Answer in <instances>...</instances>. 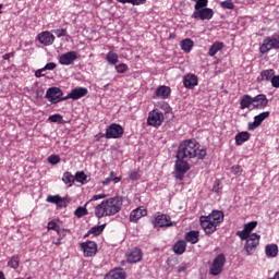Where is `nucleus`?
I'll return each mask as SVG.
<instances>
[{
    "label": "nucleus",
    "instance_id": "c9c22d12",
    "mask_svg": "<svg viewBox=\"0 0 279 279\" xmlns=\"http://www.w3.org/2000/svg\"><path fill=\"white\" fill-rule=\"evenodd\" d=\"M268 117H269V111L262 112L258 116L254 117V121H256L260 125V123H263L265 119H268Z\"/></svg>",
    "mask_w": 279,
    "mask_h": 279
},
{
    "label": "nucleus",
    "instance_id": "a211bd4d",
    "mask_svg": "<svg viewBox=\"0 0 279 279\" xmlns=\"http://www.w3.org/2000/svg\"><path fill=\"white\" fill-rule=\"evenodd\" d=\"M145 216H147V209H145V207H138L137 209L131 211L130 221H133L134 223H136L138 219Z\"/></svg>",
    "mask_w": 279,
    "mask_h": 279
},
{
    "label": "nucleus",
    "instance_id": "864d4df0",
    "mask_svg": "<svg viewBox=\"0 0 279 279\" xmlns=\"http://www.w3.org/2000/svg\"><path fill=\"white\" fill-rule=\"evenodd\" d=\"M196 158H198V160H204V158H206V149H201L196 153Z\"/></svg>",
    "mask_w": 279,
    "mask_h": 279
},
{
    "label": "nucleus",
    "instance_id": "58836bf2",
    "mask_svg": "<svg viewBox=\"0 0 279 279\" xmlns=\"http://www.w3.org/2000/svg\"><path fill=\"white\" fill-rule=\"evenodd\" d=\"M112 1V0H108ZM119 3H132V5H141L142 3H145L147 0H118Z\"/></svg>",
    "mask_w": 279,
    "mask_h": 279
},
{
    "label": "nucleus",
    "instance_id": "0e129e2a",
    "mask_svg": "<svg viewBox=\"0 0 279 279\" xmlns=\"http://www.w3.org/2000/svg\"><path fill=\"white\" fill-rule=\"evenodd\" d=\"M185 270H186V267H184V266H179L178 267L179 274H182V271H185Z\"/></svg>",
    "mask_w": 279,
    "mask_h": 279
},
{
    "label": "nucleus",
    "instance_id": "473e14b6",
    "mask_svg": "<svg viewBox=\"0 0 279 279\" xmlns=\"http://www.w3.org/2000/svg\"><path fill=\"white\" fill-rule=\"evenodd\" d=\"M104 228H106V225L93 227L88 231V234H94L95 236H99V234L104 232Z\"/></svg>",
    "mask_w": 279,
    "mask_h": 279
},
{
    "label": "nucleus",
    "instance_id": "c03bdc74",
    "mask_svg": "<svg viewBox=\"0 0 279 279\" xmlns=\"http://www.w3.org/2000/svg\"><path fill=\"white\" fill-rule=\"evenodd\" d=\"M48 121H50L51 123H60L62 122V117L58 113L53 114V116H50L48 118Z\"/></svg>",
    "mask_w": 279,
    "mask_h": 279
},
{
    "label": "nucleus",
    "instance_id": "bb28decb",
    "mask_svg": "<svg viewBox=\"0 0 279 279\" xmlns=\"http://www.w3.org/2000/svg\"><path fill=\"white\" fill-rule=\"evenodd\" d=\"M193 45L194 43H193V39L191 38H185L180 43L181 49L185 51V53H189L191 49H193Z\"/></svg>",
    "mask_w": 279,
    "mask_h": 279
},
{
    "label": "nucleus",
    "instance_id": "49530a36",
    "mask_svg": "<svg viewBox=\"0 0 279 279\" xmlns=\"http://www.w3.org/2000/svg\"><path fill=\"white\" fill-rule=\"evenodd\" d=\"M221 8H225L226 10H234V4L231 0H227L221 2Z\"/></svg>",
    "mask_w": 279,
    "mask_h": 279
},
{
    "label": "nucleus",
    "instance_id": "f03ea898",
    "mask_svg": "<svg viewBox=\"0 0 279 279\" xmlns=\"http://www.w3.org/2000/svg\"><path fill=\"white\" fill-rule=\"evenodd\" d=\"M201 226L207 234H213L217 230V226L223 222V211L214 210L208 216H201Z\"/></svg>",
    "mask_w": 279,
    "mask_h": 279
},
{
    "label": "nucleus",
    "instance_id": "aec40b11",
    "mask_svg": "<svg viewBox=\"0 0 279 279\" xmlns=\"http://www.w3.org/2000/svg\"><path fill=\"white\" fill-rule=\"evenodd\" d=\"M46 202H49V204H56L59 208H66V198H62L60 195L48 196Z\"/></svg>",
    "mask_w": 279,
    "mask_h": 279
},
{
    "label": "nucleus",
    "instance_id": "c756f323",
    "mask_svg": "<svg viewBox=\"0 0 279 279\" xmlns=\"http://www.w3.org/2000/svg\"><path fill=\"white\" fill-rule=\"evenodd\" d=\"M221 49H223V43H215L209 48L208 56L213 58L214 56H217L218 51H221Z\"/></svg>",
    "mask_w": 279,
    "mask_h": 279
},
{
    "label": "nucleus",
    "instance_id": "a19ab883",
    "mask_svg": "<svg viewBox=\"0 0 279 279\" xmlns=\"http://www.w3.org/2000/svg\"><path fill=\"white\" fill-rule=\"evenodd\" d=\"M256 226H258V222L251 221L244 226V230L250 234V232H252V230H254V228H256Z\"/></svg>",
    "mask_w": 279,
    "mask_h": 279
},
{
    "label": "nucleus",
    "instance_id": "1a4fd4ad",
    "mask_svg": "<svg viewBox=\"0 0 279 279\" xmlns=\"http://www.w3.org/2000/svg\"><path fill=\"white\" fill-rule=\"evenodd\" d=\"M214 14L215 12L213 11V9H197L194 10L192 19H196V21H210Z\"/></svg>",
    "mask_w": 279,
    "mask_h": 279
},
{
    "label": "nucleus",
    "instance_id": "052dcab7",
    "mask_svg": "<svg viewBox=\"0 0 279 279\" xmlns=\"http://www.w3.org/2000/svg\"><path fill=\"white\" fill-rule=\"evenodd\" d=\"M110 182H112V177H109V178H107L106 180H104V181H102V184H104V185H108V184H110Z\"/></svg>",
    "mask_w": 279,
    "mask_h": 279
},
{
    "label": "nucleus",
    "instance_id": "2f4dec72",
    "mask_svg": "<svg viewBox=\"0 0 279 279\" xmlns=\"http://www.w3.org/2000/svg\"><path fill=\"white\" fill-rule=\"evenodd\" d=\"M106 58L109 64H117L119 62V56L113 51L108 52Z\"/></svg>",
    "mask_w": 279,
    "mask_h": 279
},
{
    "label": "nucleus",
    "instance_id": "39448f33",
    "mask_svg": "<svg viewBox=\"0 0 279 279\" xmlns=\"http://www.w3.org/2000/svg\"><path fill=\"white\" fill-rule=\"evenodd\" d=\"M271 49H279V35L266 37L259 48V51L260 53H267V51H271Z\"/></svg>",
    "mask_w": 279,
    "mask_h": 279
},
{
    "label": "nucleus",
    "instance_id": "4d7b16f0",
    "mask_svg": "<svg viewBox=\"0 0 279 279\" xmlns=\"http://www.w3.org/2000/svg\"><path fill=\"white\" fill-rule=\"evenodd\" d=\"M260 124L254 120V122L248 123V130H256Z\"/></svg>",
    "mask_w": 279,
    "mask_h": 279
},
{
    "label": "nucleus",
    "instance_id": "c85d7f7f",
    "mask_svg": "<svg viewBox=\"0 0 279 279\" xmlns=\"http://www.w3.org/2000/svg\"><path fill=\"white\" fill-rule=\"evenodd\" d=\"M241 110H245V108H250L253 106V97L250 95H244L240 101Z\"/></svg>",
    "mask_w": 279,
    "mask_h": 279
},
{
    "label": "nucleus",
    "instance_id": "f257e3e1",
    "mask_svg": "<svg viewBox=\"0 0 279 279\" xmlns=\"http://www.w3.org/2000/svg\"><path fill=\"white\" fill-rule=\"evenodd\" d=\"M121 208H123V199L121 197L107 198L95 207V216L97 219L113 217V215L121 211Z\"/></svg>",
    "mask_w": 279,
    "mask_h": 279
},
{
    "label": "nucleus",
    "instance_id": "37998d69",
    "mask_svg": "<svg viewBox=\"0 0 279 279\" xmlns=\"http://www.w3.org/2000/svg\"><path fill=\"white\" fill-rule=\"evenodd\" d=\"M236 234H238V236H240V239H242V241H247V239H250V236H252V234H248L245 229H243V231H238Z\"/></svg>",
    "mask_w": 279,
    "mask_h": 279
},
{
    "label": "nucleus",
    "instance_id": "a18cd8bd",
    "mask_svg": "<svg viewBox=\"0 0 279 279\" xmlns=\"http://www.w3.org/2000/svg\"><path fill=\"white\" fill-rule=\"evenodd\" d=\"M97 199H106V194H98V195H94L92 197V199H89L85 206H88V204H93V202H97Z\"/></svg>",
    "mask_w": 279,
    "mask_h": 279
},
{
    "label": "nucleus",
    "instance_id": "8fccbe9b",
    "mask_svg": "<svg viewBox=\"0 0 279 279\" xmlns=\"http://www.w3.org/2000/svg\"><path fill=\"white\" fill-rule=\"evenodd\" d=\"M231 173H233V175H241V173H243V169L241 166H233L231 167Z\"/></svg>",
    "mask_w": 279,
    "mask_h": 279
},
{
    "label": "nucleus",
    "instance_id": "680f3d73",
    "mask_svg": "<svg viewBox=\"0 0 279 279\" xmlns=\"http://www.w3.org/2000/svg\"><path fill=\"white\" fill-rule=\"evenodd\" d=\"M163 108H166V112H169L171 110V107H169V104L162 102Z\"/></svg>",
    "mask_w": 279,
    "mask_h": 279
},
{
    "label": "nucleus",
    "instance_id": "13d9d810",
    "mask_svg": "<svg viewBox=\"0 0 279 279\" xmlns=\"http://www.w3.org/2000/svg\"><path fill=\"white\" fill-rule=\"evenodd\" d=\"M213 191H214L215 193H219V191H221V186H220L219 181H216V183H215V185H214V187H213Z\"/></svg>",
    "mask_w": 279,
    "mask_h": 279
},
{
    "label": "nucleus",
    "instance_id": "f8f14e48",
    "mask_svg": "<svg viewBox=\"0 0 279 279\" xmlns=\"http://www.w3.org/2000/svg\"><path fill=\"white\" fill-rule=\"evenodd\" d=\"M81 247L86 257H93L97 254V243L94 241L84 242L81 244Z\"/></svg>",
    "mask_w": 279,
    "mask_h": 279
},
{
    "label": "nucleus",
    "instance_id": "393cba45",
    "mask_svg": "<svg viewBox=\"0 0 279 279\" xmlns=\"http://www.w3.org/2000/svg\"><path fill=\"white\" fill-rule=\"evenodd\" d=\"M185 241L195 245L199 241V231H190L185 234Z\"/></svg>",
    "mask_w": 279,
    "mask_h": 279
},
{
    "label": "nucleus",
    "instance_id": "72a5a7b5",
    "mask_svg": "<svg viewBox=\"0 0 279 279\" xmlns=\"http://www.w3.org/2000/svg\"><path fill=\"white\" fill-rule=\"evenodd\" d=\"M20 263H21V259H19V256H13V257L8 262V267H11V269H19Z\"/></svg>",
    "mask_w": 279,
    "mask_h": 279
},
{
    "label": "nucleus",
    "instance_id": "ddd939ff",
    "mask_svg": "<svg viewBox=\"0 0 279 279\" xmlns=\"http://www.w3.org/2000/svg\"><path fill=\"white\" fill-rule=\"evenodd\" d=\"M75 60H77V52L75 51H69L59 57L60 64H63L64 66L73 64Z\"/></svg>",
    "mask_w": 279,
    "mask_h": 279
},
{
    "label": "nucleus",
    "instance_id": "603ef678",
    "mask_svg": "<svg viewBox=\"0 0 279 279\" xmlns=\"http://www.w3.org/2000/svg\"><path fill=\"white\" fill-rule=\"evenodd\" d=\"M52 34H56V36H58V38H61V36H65L66 29H53Z\"/></svg>",
    "mask_w": 279,
    "mask_h": 279
},
{
    "label": "nucleus",
    "instance_id": "4468645a",
    "mask_svg": "<svg viewBox=\"0 0 279 279\" xmlns=\"http://www.w3.org/2000/svg\"><path fill=\"white\" fill-rule=\"evenodd\" d=\"M88 95V89L86 87H77L72 89L68 96L63 97V99H82V97H86Z\"/></svg>",
    "mask_w": 279,
    "mask_h": 279
},
{
    "label": "nucleus",
    "instance_id": "423d86ee",
    "mask_svg": "<svg viewBox=\"0 0 279 279\" xmlns=\"http://www.w3.org/2000/svg\"><path fill=\"white\" fill-rule=\"evenodd\" d=\"M260 243V235L256 233H252L250 238L246 240L244 250L247 254V256H252V254L256 251V247H258V244Z\"/></svg>",
    "mask_w": 279,
    "mask_h": 279
},
{
    "label": "nucleus",
    "instance_id": "2eb2a0df",
    "mask_svg": "<svg viewBox=\"0 0 279 279\" xmlns=\"http://www.w3.org/2000/svg\"><path fill=\"white\" fill-rule=\"evenodd\" d=\"M267 104H269V100L267 99V96H265V94H259L253 97V108H256L257 110H263V108H267Z\"/></svg>",
    "mask_w": 279,
    "mask_h": 279
},
{
    "label": "nucleus",
    "instance_id": "4c0bfd02",
    "mask_svg": "<svg viewBox=\"0 0 279 279\" xmlns=\"http://www.w3.org/2000/svg\"><path fill=\"white\" fill-rule=\"evenodd\" d=\"M75 217H77V219H82V217H84V215H88V210L86 209V207H78L75 211H74Z\"/></svg>",
    "mask_w": 279,
    "mask_h": 279
},
{
    "label": "nucleus",
    "instance_id": "0eeeda50",
    "mask_svg": "<svg viewBox=\"0 0 279 279\" xmlns=\"http://www.w3.org/2000/svg\"><path fill=\"white\" fill-rule=\"evenodd\" d=\"M174 169V178H177V180H184V174L189 169H191V167L189 166V162L184 161V159H177Z\"/></svg>",
    "mask_w": 279,
    "mask_h": 279
},
{
    "label": "nucleus",
    "instance_id": "6e6552de",
    "mask_svg": "<svg viewBox=\"0 0 279 279\" xmlns=\"http://www.w3.org/2000/svg\"><path fill=\"white\" fill-rule=\"evenodd\" d=\"M165 121V116L158 110H153L148 114L147 123L153 125V128H160Z\"/></svg>",
    "mask_w": 279,
    "mask_h": 279
},
{
    "label": "nucleus",
    "instance_id": "f704fd0d",
    "mask_svg": "<svg viewBox=\"0 0 279 279\" xmlns=\"http://www.w3.org/2000/svg\"><path fill=\"white\" fill-rule=\"evenodd\" d=\"M194 10H202L208 7V0H195Z\"/></svg>",
    "mask_w": 279,
    "mask_h": 279
},
{
    "label": "nucleus",
    "instance_id": "f3484780",
    "mask_svg": "<svg viewBox=\"0 0 279 279\" xmlns=\"http://www.w3.org/2000/svg\"><path fill=\"white\" fill-rule=\"evenodd\" d=\"M157 226L159 228H171L173 226V222H171V218L167 215H159L155 219Z\"/></svg>",
    "mask_w": 279,
    "mask_h": 279
},
{
    "label": "nucleus",
    "instance_id": "4be33fe9",
    "mask_svg": "<svg viewBox=\"0 0 279 279\" xmlns=\"http://www.w3.org/2000/svg\"><path fill=\"white\" fill-rule=\"evenodd\" d=\"M156 95L159 97V99H167V97L171 95V88L165 85L159 86L156 89Z\"/></svg>",
    "mask_w": 279,
    "mask_h": 279
},
{
    "label": "nucleus",
    "instance_id": "9d476101",
    "mask_svg": "<svg viewBox=\"0 0 279 279\" xmlns=\"http://www.w3.org/2000/svg\"><path fill=\"white\" fill-rule=\"evenodd\" d=\"M123 136V126L119 124H111L106 130V138H121Z\"/></svg>",
    "mask_w": 279,
    "mask_h": 279
},
{
    "label": "nucleus",
    "instance_id": "b1692460",
    "mask_svg": "<svg viewBox=\"0 0 279 279\" xmlns=\"http://www.w3.org/2000/svg\"><path fill=\"white\" fill-rule=\"evenodd\" d=\"M266 256L268 258H276L278 256V245L276 244H268L265 247Z\"/></svg>",
    "mask_w": 279,
    "mask_h": 279
},
{
    "label": "nucleus",
    "instance_id": "e2e57ef3",
    "mask_svg": "<svg viewBox=\"0 0 279 279\" xmlns=\"http://www.w3.org/2000/svg\"><path fill=\"white\" fill-rule=\"evenodd\" d=\"M112 182H114L116 184L119 183V182H121V177H114V178L112 179Z\"/></svg>",
    "mask_w": 279,
    "mask_h": 279
},
{
    "label": "nucleus",
    "instance_id": "09e8293b",
    "mask_svg": "<svg viewBox=\"0 0 279 279\" xmlns=\"http://www.w3.org/2000/svg\"><path fill=\"white\" fill-rule=\"evenodd\" d=\"M48 230H56V232H58V234H60V232H62L60 230V227H58V225L56 223V221H50L48 223Z\"/></svg>",
    "mask_w": 279,
    "mask_h": 279
},
{
    "label": "nucleus",
    "instance_id": "dca6fc26",
    "mask_svg": "<svg viewBox=\"0 0 279 279\" xmlns=\"http://www.w3.org/2000/svg\"><path fill=\"white\" fill-rule=\"evenodd\" d=\"M129 263H138L143 258V253L141 252V248H131L125 254Z\"/></svg>",
    "mask_w": 279,
    "mask_h": 279
},
{
    "label": "nucleus",
    "instance_id": "774afa93",
    "mask_svg": "<svg viewBox=\"0 0 279 279\" xmlns=\"http://www.w3.org/2000/svg\"><path fill=\"white\" fill-rule=\"evenodd\" d=\"M60 239L62 238H59L57 242H53L54 245H60Z\"/></svg>",
    "mask_w": 279,
    "mask_h": 279
},
{
    "label": "nucleus",
    "instance_id": "7c9ffc66",
    "mask_svg": "<svg viewBox=\"0 0 279 279\" xmlns=\"http://www.w3.org/2000/svg\"><path fill=\"white\" fill-rule=\"evenodd\" d=\"M274 75H276V71H274V69L264 70L260 73L262 80H264L266 82H269V80H272Z\"/></svg>",
    "mask_w": 279,
    "mask_h": 279
},
{
    "label": "nucleus",
    "instance_id": "e433bc0d",
    "mask_svg": "<svg viewBox=\"0 0 279 279\" xmlns=\"http://www.w3.org/2000/svg\"><path fill=\"white\" fill-rule=\"evenodd\" d=\"M62 180L65 184H70V186H71L72 182H75V177H73V174H71V172H65L63 174Z\"/></svg>",
    "mask_w": 279,
    "mask_h": 279
},
{
    "label": "nucleus",
    "instance_id": "a878e982",
    "mask_svg": "<svg viewBox=\"0 0 279 279\" xmlns=\"http://www.w3.org/2000/svg\"><path fill=\"white\" fill-rule=\"evenodd\" d=\"M174 254H184L186 252V242L184 240L178 241L173 246Z\"/></svg>",
    "mask_w": 279,
    "mask_h": 279
},
{
    "label": "nucleus",
    "instance_id": "6e6d98bb",
    "mask_svg": "<svg viewBox=\"0 0 279 279\" xmlns=\"http://www.w3.org/2000/svg\"><path fill=\"white\" fill-rule=\"evenodd\" d=\"M43 69H45V71H53V69H56V63L53 62L47 63Z\"/></svg>",
    "mask_w": 279,
    "mask_h": 279
},
{
    "label": "nucleus",
    "instance_id": "5701e85b",
    "mask_svg": "<svg viewBox=\"0 0 279 279\" xmlns=\"http://www.w3.org/2000/svg\"><path fill=\"white\" fill-rule=\"evenodd\" d=\"M107 279H125V271L121 268H116L108 274Z\"/></svg>",
    "mask_w": 279,
    "mask_h": 279
},
{
    "label": "nucleus",
    "instance_id": "ea45409f",
    "mask_svg": "<svg viewBox=\"0 0 279 279\" xmlns=\"http://www.w3.org/2000/svg\"><path fill=\"white\" fill-rule=\"evenodd\" d=\"M86 173L84 172H76L75 174L76 182H81V184H84V182H86Z\"/></svg>",
    "mask_w": 279,
    "mask_h": 279
},
{
    "label": "nucleus",
    "instance_id": "5fc2aeb1",
    "mask_svg": "<svg viewBox=\"0 0 279 279\" xmlns=\"http://www.w3.org/2000/svg\"><path fill=\"white\" fill-rule=\"evenodd\" d=\"M274 88H279V75L277 76H274L271 80H270Z\"/></svg>",
    "mask_w": 279,
    "mask_h": 279
},
{
    "label": "nucleus",
    "instance_id": "cd10ccee",
    "mask_svg": "<svg viewBox=\"0 0 279 279\" xmlns=\"http://www.w3.org/2000/svg\"><path fill=\"white\" fill-rule=\"evenodd\" d=\"M246 141H250L248 132H241L235 135V145H243V143H246Z\"/></svg>",
    "mask_w": 279,
    "mask_h": 279
},
{
    "label": "nucleus",
    "instance_id": "6ab92c4d",
    "mask_svg": "<svg viewBox=\"0 0 279 279\" xmlns=\"http://www.w3.org/2000/svg\"><path fill=\"white\" fill-rule=\"evenodd\" d=\"M38 40L41 45H53V40H56V37L49 32H44L38 35Z\"/></svg>",
    "mask_w": 279,
    "mask_h": 279
},
{
    "label": "nucleus",
    "instance_id": "20e7f679",
    "mask_svg": "<svg viewBox=\"0 0 279 279\" xmlns=\"http://www.w3.org/2000/svg\"><path fill=\"white\" fill-rule=\"evenodd\" d=\"M226 265V255L219 254L214 258V262L210 266L209 274L211 276H219L223 271V266Z\"/></svg>",
    "mask_w": 279,
    "mask_h": 279
},
{
    "label": "nucleus",
    "instance_id": "69168bd1",
    "mask_svg": "<svg viewBox=\"0 0 279 279\" xmlns=\"http://www.w3.org/2000/svg\"><path fill=\"white\" fill-rule=\"evenodd\" d=\"M10 56H12V53H5L3 54V60H10Z\"/></svg>",
    "mask_w": 279,
    "mask_h": 279
},
{
    "label": "nucleus",
    "instance_id": "de8ad7c7",
    "mask_svg": "<svg viewBox=\"0 0 279 279\" xmlns=\"http://www.w3.org/2000/svg\"><path fill=\"white\" fill-rule=\"evenodd\" d=\"M48 162H50V165H58V162H60V156H58V155L49 156Z\"/></svg>",
    "mask_w": 279,
    "mask_h": 279
},
{
    "label": "nucleus",
    "instance_id": "bf43d9fd",
    "mask_svg": "<svg viewBox=\"0 0 279 279\" xmlns=\"http://www.w3.org/2000/svg\"><path fill=\"white\" fill-rule=\"evenodd\" d=\"M45 71V69L43 68V69H40V70H37L36 72H35V76H37V77H43V72Z\"/></svg>",
    "mask_w": 279,
    "mask_h": 279
},
{
    "label": "nucleus",
    "instance_id": "3c124183",
    "mask_svg": "<svg viewBox=\"0 0 279 279\" xmlns=\"http://www.w3.org/2000/svg\"><path fill=\"white\" fill-rule=\"evenodd\" d=\"M116 70L118 73H125V71H128V64L122 63V64L116 65Z\"/></svg>",
    "mask_w": 279,
    "mask_h": 279
},
{
    "label": "nucleus",
    "instance_id": "79ce46f5",
    "mask_svg": "<svg viewBox=\"0 0 279 279\" xmlns=\"http://www.w3.org/2000/svg\"><path fill=\"white\" fill-rule=\"evenodd\" d=\"M129 178L133 182L136 181V180H141V172L138 170H133V171L130 172Z\"/></svg>",
    "mask_w": 279,
    "mask_h": 279
},
{
    "label": "nucleus",
    "instance_id": "9b49d317",
    "mask_svg": "<svg viewBox=\"0 0 279 279\" xmlns=\"http://www.w3.org/2000/svg\"><path fill=\"white\" fill-rule=\"evenodd\" d=\"M46 97L51 101V104H58L60 101H64L62 98V89L58 87H51L46 92Z\"/></svg>",
    "mask_w": 279,
    "mask_h": 279
},
{
    "label": "nucleus",
    "instance_id": "412c9836",
    "mask_svg": "<svg viewBox=\"0 0 279 279\" xmlns=\"http://www.w3.org/2000/svg\"><path fill=\"white\" fill-rule=\"evenodd\" d=\"M183 84L185 88H195L197 86V75L194 74H187L183 78Z\"/></svg>",
    "mask_w": 279,
    "mask_h": 279
},
{
    "label": "nucleus",
    "instance_id": "338daca9",
    "mask_svg": "<svg viewBox=\"0 0 279 279\" xmlns=\"http://www.w3.org/2000/svg\"><path fill=\"white\" fill-rule=\"evenodd\" d=\"M0 279H5V276L3 275L2 271H0Z\"/></svg>",
    "mask_w": 279,
    "mask_h": 279
},
{
    "label": "nucleus",
    "instance_id": "7ed1b4c3",
    "mask_svg": "<svg viewBox=\"0 0 279 279\" xmlns=\"http://www.w3.org/2000/svg\"><path fill=\"white\" fill-rule=\"evenodd\" d=\"M197 149H199V144H197L195 140L184 141L179 146L177 158L178 160L195 158V156H197Z\"/></svg>",
    "mask_w": 279,
    "mask_h": 279
}]
</instances>
